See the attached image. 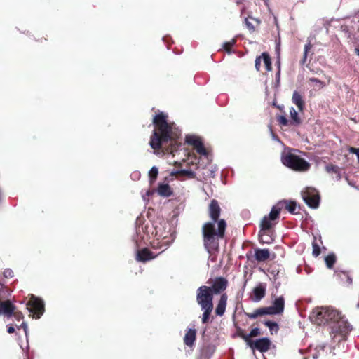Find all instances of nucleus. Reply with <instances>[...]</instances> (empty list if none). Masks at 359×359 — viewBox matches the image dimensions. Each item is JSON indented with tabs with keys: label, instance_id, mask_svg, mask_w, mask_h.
<instances>
[{
	"label": "nucleus",
	"instance_id": "obj_1",
	"mask_svg": "<svg viewBox=\"0 0 359 359\" xmlns=\"http://www.w3.org/2000/svg\"><path fill=\"white\" fill-rule=\"evenodd\" d=\"M168 118V115L163 112L157 114L153 118L154 128L149 144L156 154H173L181 146V130L174 122H169Z\"/></svg>",
	"mask_w": 359,
	"mask_h": 359
},
{
	"label": "nucleus",
	"instance_id": "obj_2",
	"mask_svg": "<svg viewBox=\"0 0 359 359\" xmlns=\"http://www.w3.org/2000/svg\"><path fill=\"white\" fill-rule=\"evenodd\" d=\"M221 211L218 201L212 199L208 205V215L212 221L202 226L203 245L209 253L219 250V241L225 236L226 222L224 219H219Z\"/></svg>",
	"mask_w": 359,
	"mask_h": 359
},
{
	"label": "nucleus",
	"instance_id": "obj_3",
	"mask_svg": "<svg viewBox=\"0 0 359 359\" xmlns=\"http://www.w3.org/2000/svg\"><path fill=\"white\" fill-rule=\"evenodd\" d=\"M315 321L319 325L332 323L330 334L333 339L339 336L338 341L344 339L351 330L349 323L341 316L338 311L333 309L322 307L318 309Z\"/></svg>",
	"mask_w": 359,
	"mask_h": 359
},
{
	"label": "nucleus",
	"instance_id": "obj_4",
	"mask_svg": "<svg viewBox=\"0 0 359 359\" xmlns=\"http://www.w3.org/2000/svg\"><path fill=\"white\" fill-rule=\"evenodd\" d=\"M285 309V299L283 296L276 298L270 306L260 307L255 309L252 313L244 312L245 315L250 319H255L258 317L266 315L281 314Z\"/></svg>",
	"mask_w": 359,
	"mask_h": 359
},
{
	"label": "nucleus",
	"instance_id": "obj_5",
	"mask_svg": "<svg viewBox=\"0 0 359 359\" xmlns=\"http://www.w3.org/2000/svg\"><path fill=\"white\" fill-rule=\"evenodd\" d=\"M292 149L287 152H284L281 156V161L284 165L297 172L307 171L311 165L304 158L294 154Z\"/></svg>",
	"mask_w": 359,
	"mask_h": 359
},
{
	"label": "nucleus",
	"instance_id": "obj_6",
	"mask_svg": "<svg viewBox=\"0 0 359 359\" xmlns=\"http://www.w3.org/2000/svg\"><path fill=\"white\" fill-rule=\"evenodd\" d=\"M27 309L29 310L33 318H39L43 313L44 303L41 299L31 294L29 301L27 303Z\"/></svg>",
	"mask_w": 359,
	"mask_h": 359
},
{
	"label": "nucleus",
	"instance_id": "obj_7",
	"mask_svg": "<svg viewBox=\"0 0 359 359\" xmlns=\"http://www.w3.org/2000/svg\"><path fill=\"white\" fill-rule=\"evenodd\" d=\"M213 295L209 286H201L196 290V302L201 307L213 305Z\"/></svg>",
	"mask_w": 359,
	"mask_h": 359
},
{
	"label": "nucleus",
	"instance_id": "obj_8",
	"mask_svg": "<svg viewBox=\"0 0 359 359\" xmlns=\"http://www.w3.org/2000/svg\"><path fill=\"white\" fill-rule=\"evenodd\" d=\"M207 283L210 285L209 289L213 294H223L229 284L227 279L222 276L216 277L214 279L210 278Z\"/></svg>",
	"mask_w": 359,
	"mask_h": 359
},
{
	"label": "nucleus",
	"instance_id": "obj_9",
	"mask_svg": "<svg viewBox=\"0 0 359 359\" xmlns=\"http://www.w3.org/2000/svg\"><path fill=\"white\" fill-rule=\"evenodd\" d=\"M290 120H288L285 116L278 115L276 117L277 121L281 126H299L302 124V121L298 113L294 107L290 109Z\"/></svg>",
	"mask_w": 359,
	"mask_h": 359
},
{
	"label": "nucleus",
	"instance_id": "obj_10",
	"mask_svg": "<svg viewBox=\"0 0 359 359\" xmlns=\"http://www.w3.org/2000/svg\"><path fill=\"white\" fill-rule=\"evenodd\" d=\"M304 202L311 208H317L320 203V194L314 188H306L302 194Z\"/></svg>",
	"mask_w": 359,
	"mask_h": 359
},
{
	"label": "nucleus",
	"instance_id": "obj_11",
	"mask_svg": "<svg viewBox=\"0 0 359 359\" xmlns=\"http://www.w3.org/2000/svg\"><path fill=\"white\" fill-rule=\"evenodd\" d=\"M272 220H271L267 216H264L261 221L260 228L261 230L259 233V241L262 243H270L272 241V238L269 236L267 239L264 240L263 238L264 236H265L268 231L272 229L274 224L272 223Z\"/></svg>",
	"mask_w": 359,
	"mask_h": 359
},
{
	"label": "nucleus",
	"instance_id": "obj_12",
	"mask_svg": "<svg viewBox=\"0 0 359 359\" xmlns=\"http://www.w3.org/2000/svg\"><path fill=\"white\" fill-rule=\"evenodd\" d=\"M271 341L266 337H263L252 341L248 346L252 349H257L261 353L267 352L271 347Z\"/></svg>",
	"mask_w": 359,
	"mask_h": 359
},
{
	"label": "nucleus",
	"instance_id": "obj_13",
	"mask_svg": "<svg viewBox=\"0 0 359 359\" xmlns=\"http://www.w3.org/2000/svg\"><path fill=\"white\" fill-rule=\"evenodd\" d=\"M266 285L264 283H259L252 290L250 296V299L254 302L261 301L266 295Z\"/></svg>",
	"mask_w": 359,
	"mask_h": 359
},
{
	"label": "nucleus",
	"instance_id": "obj_14",
	"mask_svg": "<svg viewBox=\"0 0 359 359\" xmlns=\"http://www.w3.org/2000/svg\"><path fill=\"white\" fill-rule=\"evenodd\" d=\"M262 60H263L266 71L271 72L272 70L271 59L269 54L266 52L262 53L261 55L256 57L255 65L256 70L260 71Z\"/></svg>",
	"mask_w": 359,
	"mask_h": 359
},
{
	"label": "nucleus",
	"instance_id": "obj_15",
	"mask_svg": "<svg viewBox=\"0 0 359 359\" xmlns=\"http://www.w3.org/2000/svg\"><path fill=\"white\" fill-rule=\"evenodd\" d=\"M186 142L191 145L198 154L203 156L207 155L206 149L200 138L195 136H188L186 137Z\"/></svg>",
	"mask_w": 359,
	"mask_h": 359
},
{
	"label": "nucleus",
	"instance_id": "obj_16",
	"mask_svg": "<svg viewBox=\"0 0 359 359\" xmlns=\"http://www.w3.org/2000/svg\"><path fill=\"white\" fill-rule=\"evenodd\" d=\"M157 257V255L149 250L147 248H144L137 250L136 254V260L141 262H146L151 260Z\"/></svg>",
	"mask_w": 359,
	"mask_h": 359
},
{
	"label": "nucleus",
	"instance_id": "obj_17",
	"mask_svg": "<svg viewBox=\"0 0 359 359\" xmlns=\"http://www.w3.org/2000/svg\"><path fill=\"white\" fill-rule=\"evenodd\" d=\"M15 306L9 300L1 301L0 300V315L4 314L8 318L12 316Z\"/></svg>",
	"mask_w": 359,
	"mask_h": 359
},
{
	"label": "nucleus",
	"instance_id": "obj_18",
	"mask_svg": "<svg viewBox=\"0 0 359 359\" xmlns=\"http://www.w3.org/2000/svg\"><path fill=\"white\" fill-rule=\"evenodd\" d=\"M227 299L228 295L226 293L221 294L215 311L216 316H222L224 314L227 305Z\"/></svg>",
	"mask_w": 359,
	"mask_h": 359
},
{
	"label": "nucleus",
	"instance_id": "obj_19",
	"mask_svg": "<svg viewBox=\"0 0 359 359\" xmlns=\"http://www.w3.org/2000/svg\"><path fill=\"white\" fill-rule=\"evenodd\" d=\"M244 22L249 32L252 33L255 31V27L261 24V20L259 18L248 15L245 18Z\"/></svg>",
	"mask_w": 359,
	"mask_h": 359
},
{
	"label": "nucleus",
	"instance_id": "obj_20",
	"mask_svg": "<svg viewBox=\"0 0 359 359\" xmlns=\"http://www.w3.org/2000/svg\"><path fill=\"white\" fill-rule=\"evenodd\" d=\"M196 339V330L195 329H189L185 333L184 343L189 347H192Z\"/></svg>",
	"mask_w": 359,
	"mask_h": 359
},
{
	"label": "nucleus",
	"instance_id": "obj_21",
	"mask_svg": "<svg viewBox=\"0 0 359 359\" xmlns=\"http://www.w3.org/2000/svg\"><path fill=\"white\" fill-rule=\"evenodd\" d=\"M335 275L342 285L349 286L352 284V278L348 272L338 271L335 272Z\"/></svg>",
	"mask_w": 359,
	"mask_h": 359
},
{
	"label": "nucleus",
	"instance_id": "obj_22",
	"mask_svg": "<svg viewBox=\"0 0 359 359\" xmlns=\"http://www.w3.org/2000/svg\"><path fill=\"white\" fill-rule=\"evenodd\" d=\"M270 257V252L268 249H259L257 248L255 250V258L258 262H265Z\"/></svg>",
	"mask_w": 359,
	"mask_h": 359
},
{
	"label": "nucleus",
	"instance_id": "obj_23",
	"mask_svg": "<svg viewBox=\"0 0 359 359\" xmlns=\"http://www.w3.org/2000/svg\"><path fill=\"white\" fill-rule=\"evenodd\" d=\"M157 193L162 197H170L173 194V191L168 184L160 183L157 189Z\"/></svg>",
	"mask_w": 359,
	"mask_h": 359
},
{
	"label": "nucleus",
	"instance_id": "obj_24",
	"mask_svg": "<svg viewBox=\"0 0 359 359\" xmlns=\"http://www.w3.org/2000/svg\"><path fill=\"white\" fill-rule=\"evenodd\" d=\"M284 208V203H278L276 205L273 206L271 210L267 216L271 220L274 221L278 219L281 210Z\"/></svg>",
	"mask_w": 359,
	"mask_h": 359
},
{
	"label": "nucleus",
	"instance_id": "obj_25",
	"mask_svg": "<svg viewBox=\"0 0 359 359\" xmlns=\"http://www.w3.org/2000/svg\"><path fill=\"white\" fill-rule=\"evenodd\" d=\"M261 334L260 330L258 327H255L251 330L250 332L248 334H245L243 333L241 334L240 336L241 338L247 343L248 345L252 341H254L251 338L259 336Z\"/></svg>",
	"mask_w": 359,
	"mask_h": 359
},
{
	"label": "nucleus",
	"instance_id": "obj_26",
	"mask_svg": "<svg viewBox=\"0 0 359 359\" xmlns=\"http://www.w3.org/2000/svg\"><path fill=\"white\" fill-rule=\"evenodd\" d=\"M292 102L298 107L300 111H302L305 107V102L302 95L297 91H294L292 95Z\"/></svg>",
	"mask_w": 359,
	"mask_h": 359
},
{
	"label": "nucleus",
	"instance_id": "obj_27",
	"mask_svg": "<svg viewBox=\"0 0 359 359\" xmlns=\"http://www.w3.org/2000/svg\"><path fill=\"white\" fill-rule=\"evenodd\" d=\"M201 310L203 311L201 321L203 324H206L209 322L211 313L213 309V305L211 306H201Z\"/></svg>",
	"mask_w": 359,
	"mask_h": 359
},
{
	"label": "nucleus",
	"instance_id": "obj_28",
	"mask_svg": "<svg viewBox=\"0 0 359 359\" xmlns=\"http://www.w3.org/2000/svg\"><path fill=\"white\" fill-rule=\"evenodd\" d=\"M280 203H284V208L291 214H295V210L297 209V203L294 201H287L286 200L280 201Z\"/></svg>",
	"mask_w": 359,
	"mask_h": 359
},
{
	"label": "nucleus",
	"instance_id": "obj_29",
	"mask_svg": "<svg viewBox=\"0 0 359 359\" xmlns=\"http://www.w3.org/2000/svg\"><path fill=\"white\" fill-rule=\"evenodd\" d=\"M158 168L156 166H153L149 172V178L150 184H153L156 182V179L158 177Z\"/></svg>",
	"mask_w": 359,
	"mask_h": 359
},
{
	"label": "nucleus",
	"instance_id": "obj_30",
	"mask_svg": "<svg viewBox=\"0 0 359 359\" xmlns=\"http://www.w3.org/2000/svg\"><path fill=\"white\" fill-rule=\"evenodd\" d=\"M263 323L269 329L271 334H273V332L276 333L279 330V325L276 322L265 320Z\"/></svg>",
	"mask_w": 359,
	"mask_h": 359
},
{
	"label": "nucleus",
	"instance_id": "obj_31",
	"mask_svg": "<svg viewBox=\"0 0 359 359\" xmlns=\"http://www.w3.org/2000/svg\"><path fill=\"white\" fill-rule=\"evenodd\" d=\"M311 48H312V44L310 42H309L308 43H306L304 46V55H303L302 58L300 60V64L302 65H304L306 62L307 55H308L309 52L311 50Z\"/></svg>",
	"mask_w": 359,
	"mask_h": 359
},
{
	"label": "nucleus",
	"instance_id": "obj_32",
	"mask_svg": "<svg viewBox=\"0 0 359 359\" xmlns=\"http://www.w3.org/2000/svg\"><path fill=\"white\" fill-rule=\"evenodd\" d=\"M327 268L332 269L336 262V256L334 254H329L325 259Z\"/></svg>",
	"mask_w": 359,
	"mask_h": 359
},
{
	"label": "nucleus",
	"instance_id": "obj_33",
	"mask_svg": "<svg viewBox=\"0 0 359 359\" xmlns=\"http://www.w3.org/2000/svg\"><path fill=\"white\" fill-rule=\"evenodd\" d=\"M309 81L315 83L313 87L314 88L318 90H320L325 86V83L323 81L316 78H309Z\"/></svg>",
	"mask_w": 359,
	"mask_h": 359
},
{
	"label": "nucleus",
	"instance_id": "obj_34",
	"mask_svg": "<svg viewBox=\"0 0 359 359\" xmlns=\"http://www.w3.org/2000/svg\"><path fill=\"white\" fill-rule=\"evenodd\" d=\"M235 43H236V40L235 39H232L230 41H226V42L224 43L223 48L228 53H231V48L235 45Z\"/></svg>",
	"mask_w": 359,
	"mask_h": 359
},
{
	"label": "nucleus",
	"instance_id": "obj_35",
	"mask_svg": "<svg viewBox=\"0 0 359 359\" xmlns=\"http://www.w3.org/2000/svg\"><path fill=\"white\" fill-rule=\"evenodd\" d=\"M325 170L330 173L332 172V173L339 175V168L333 164H329V165H326Z\"/></svg>",
	"mask_w": 359,
	"mask_h": 359
},
{
	"label": "nucleus",
	"instance_id": "obj_36",
	"mask_svg": "<svg viewBox=\"0 0 359 359\" xmlns=\"http://www.w3.org/2000/svg\"><path fill=\"white\" fill-rule=\"evenodd\" d=\"M179 173L180 175H185L190 179H194L196 177V173L191 170H182Z\"/></svg>",
	"mask_w": 359,
	"mask_h": 359
},
{
	"label": "nucleus",
	"instance_id": "obj_37",
	"mask_svg": "<svg viewBox=\"0 0 359 359\" xmlns=\"http://www.w3.org/2000/svg\"><path fill=\"white\" fill-rule=\"evenodd\" d=\"M312 247H313V255L314 257H318L320 254V246L318 245V244L316 242H313V244H312Z\"/></svg>",
	"mask_w": 359,
	"mask_h": 359
},
{
	"label": "nucleus",
	"instance_id": "obj_38",
	"mask_svg": "<svg viewBox=\"0 0 359 359\" xmlns=\"http://www.w3.org/2000/svg\"><path fill=\"white\" fill-rule=\"evenodd\" d=\"M12 316L15 318L17 321H20L23 318V315L20 311H13Z\"/></svg>",
	"mask_w": 359,
	"mask_h": 359
},
{
	"label": "nucleus",
	"instance_id": "obj_39",
	"mask_svg": "<svg viewBox=\"0 0 359 359\" xmlns=\"http://www.w3.org/2000/svg\"><path fill=\"white\" fill-rule=\"evenodd\" d=\"M151 246L153 248H157V249H161V248L164 247L165 248L162 250V252L166 249L168 245L167 244H161L159 242H157V243H156L154 241L151 243Z\"/></svg>",
	"mask_w": 359,
	"mask_h": 359
},
{
	"label": "nucleus",
	"instance_id": "obj_40",
	"mask_svg": "<svg viewBox=\"0 0 359 359\" xmlns=\"http://www.w3.org/2000/svg\"><path fill=\"white\" fill-rule=\"evenodd\" d=\"M348 151H349L350 153L355 154L357 155L358 159V162H359V148H355V147H351L348 149Z\"/></svg>",
	"mask_w": 359,
	"mask_h": 359
},
{
	"label": "nucleus",
	"instance_id": "obj_41",
	"mask_svg": "<svg viewBox=\"0 0 359 359\" xmlns=\"http://www.w3.org/2000/svg\"><path fill=\"white\" fill-rule=\"evenodd\" d=\"M4 275L5 277H12L13 276V271L11 269H7L4 272Z\"/></svg>",
	"mask_w": 359,
	"mask_h": 359
},
{
	"label": "nucleus",
	"instance_id": "obj_42",
	"mask_svg": "<svg viewBox=\"0 0 359 359\" xmlns=\"http://www.w3.org/2000/svg\"><path fill=\"white\" fill-rule=\"evenodd\" d=\"M7 331L9 334H13L15 332V328L13 326L10 325L8 326Z\"/></svg>",
	"mask_w": 359,
	"mask_h": 359
},
{
	"label": "nucleus",
	"instance_id": "obj_43",
	"mask_svg": "<svg viewBox=\"0 0 359 359\" xmlns=\"http://www.w3.org/2000/svg\"><path fill=\"white\" fill-rule=\"evenodd\" d=\"M244 0H236V4L238 5L243 4Z\"/></svg>",
	"mask_w": 359,
	"mask_h": 359
},
{
	"label": "nucleus",
	"instance_id": "obj_44",
	"mask_svg": "<svg viewBox=\"0 0 359 359\" xmlns=\"http://www.w3.org/2000/svg\"><path fill=\"white\" fill-rule=\"evenodd\" d=\"M355 54H356L357 55H359V48H356L355 49Z\"/></svg>",
	"mask_w": 359,
	"mask_h": 359
},
{
	"label": "nucleus",
	"instance_id": "obj_45",
	"mask_svg": "<svg viewBox=\"0 0 359 359\" xmlns=\"http://www.w3.org/2000/svg\"><path fill=\"white\" fill-rule=\"evenodd\" d=\"M276 107L280 109V111H283L284 107L283 106H276Z\"/></svg>",
	"mask_w": 359,
	"mask_h": 359
},
{
	"label": "nucleus",
	"instance_id": "obj_46",
	"mask_svg": "<svg viewBox=\"0 0 359 359\" xmlns=\"http://www.w3.org/2000/svg\"><path fill=\"white\" fill-rule=\"evenodd\" d=\"M245 8L243 6V7L242 8V9H241V15H243V12H244V11H245Z\"/></svg>",
	"mask_w": 359,
	"mask_h": 359
}]
</instances>
